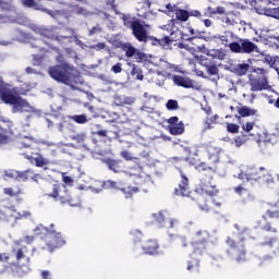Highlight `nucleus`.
Here are the masks:
<instances>
[{"label":"nucleus","instance_id":"b1692460","mask_svg":"<svg viewBox=\"0 0 279 279\" xmlns=\"http://www.w3.org/2000/svg\"><path fill=\"white\" fill-rule=\"evenodd\" d=\"M53 227L54 225H51V229H48L44 225H38L34 231L41 240H46L53 231Z\"/></svg>","mask_w":279,"mask_h":279},{"label":"nucleus","instance_id":"aec40b11","mask_svg":"<svg viewBox=\"0 0 279 279\" xmlns=\"http://www.w3.org/2000/svg\"><path fill=\"white\" fill-rule=\"evenodd\" d=\"M156 221L161 225L162 227L167 229H173L174 228V220L170 217H166L162 213H158L155 215Z\"/></svg>","mask_w":279,"mask_h":279},{"label":"nucleus","instance_id":"2f4dec72","mask_svg":"<svg viewBox=\"0 0 279 279\" xmlns=\"http://www.w3.org/2000/svg\"><path fill=\"white\" fill-rule=\"evenodd\" d=\"M187 270L196 274L201 272V259L193 258L187 263Z\"/></svg>","mask_w":279,"mask_h":279},{"label":"nucleus","instance_id":"6e6d98bb","mask_svg":"<svg viewBox=\"0 0 279 279\" xmlns=\"http://www.w3.org/2000/svg\"><path fill=\"white\" fill-rule=\"evenodd\" d=\"M124 51L128 58H132L136 53V48L134 46H125Z\"/></svg>","mask_w":279,"mask_h":279},{"label":"nucleus","instance_id":"8fccbe9b","mask_svg":"<svg viewBox=\"0 0 279 279\" xmlns=\"http://www.w3.org/2000/svg\"><path fill=\"white\" fill-rule=\"evenodd\" d=\"M4 177H7L8 179H11V180H15L17 181L19 179V171L16 170H4Z\"/></svg>","mask_w":279,"mask_h":279},{"label":"nucleus","instance_id":"6ab92c4d","mask_svg":"<svg viewBox=\"0 0 279 279\" xmlns=\"http://www.w3.org/2000/svg\"><path fill=\"white\" fill-rule=\"evenodd\" d=\"M215 206L218 208H221L222 202L221 201H206L205 203L199 205V208L206 213L214 211L215 214H219V211L215 210Z\"/></svg>","mask_w":279,"mask_h":279},{"label":"nucleus","instance_id":"6e6552de","mask_svg":"<svg viewBox=\"0 0 279 279\" xmlns=\"http://www.w3.org/2000/svg\"><path fill=\"white\" fill-rule=\"evenodd\" d=\"M72 66L69 63H62L59 65L51 66L48 72L51 78L62 83L64 85H70L71 83V71Z\"/></svg>","mask_w":279,"mask_h":279},{"label":"nucleus","instance_id":"3c124183","mask_svg":"<svg viewBox=\"0 0 279 279\" xmlns=\"http://www.w3.org/2000/svg\"><path fill=\"white\" fill-rule=\"evenodd\" d=\"M17 264L11 263L9 265H1L0 275H4L8 272L9 269L13 270L14 268H17Z\"/></svg>","mask_w":279,"mask_h":279},{"label":"nucleus","instance_id":"bf43d9fd","mask_svg":"<svg viewBox=\"0 0 279 279\" xmlns=\"http://www.w3.org/2000/svg\"><path fill=\"white\" fill-rule=\"evenodd\" d=\"M106 5H110L111 9H112V11H114V13H116L117 15L120 14V12L118 11V4L116 3L114 0H107V1H106Z\"/></svg>","mask_w":279,"mask_h":279},{"label":"nucleus","instance_id":"cd10ccee","mask_svg":"<svg viewBox=\"0 0 279 279\" xmlns=\"http://www.w3.org/2000/svg\"><path fill=\"white\" fill-rule=\"evenodd\" d=\"M238 112L241 118H246V117L256 116V113H258V110L252 109L248 106H242V107H238Z\"/></svg>","mask_w":279,"mask_h":279},{"label":"nucleus","instance_id":"4468645a","mask_svg":"<svg viewBox=\"0 0 279 279\" xmlns=\"http://www.w3.org/2000/svg\"><path fill=\"white\" fill-rule=\"evenodd\" d=\"M143 253L146 255L159 254L160 245L156 239H148L142 244Z\"/></svg>","mask_w":279,"mask_h":279},{"label":"nucleus","instance_id":"e433bc0d","mask_svg":"<svg viewBox=\"0 0 279 279\" xmlns=\"http://www.w3.org/2000/svg\"><path fill=\"white\" fill-rule=\"evenodd\" d=\"M250 65L246 63H242L239 65H235L234 68V73L238 74L239 76H245L248 72Z\"/></svg>","mask_w":279,"mask_h":279},{"label":"nucleus","instance_id":"72a5a7b5","mask_svg":"<svg viewBox=\"0 0 279 279\" xmlns=\"http://www.w3.org/2000/svg\"><path fill=\"white\" fill-rule=\"evenodd\" d=\"M121 191L125 195V198H133L134 195L140 193V189L136 186L122 187Z\"/></svg>","mask_w":279,"mask_h":279},{"label":"nucleus","instance_id":"f3484780","mask_svg":"<svg viewBox=\"0 0 279 279\" xmlns=\"http://www.w3.org/2000/svg\"><path fill=\"white\" fill-rule=\"evenodd\" d=\"M28 247L21 246L19 248L13 247L12 253L15 255V262L17 265H21L22 260L24 259L27 265L31 264V257L27 256Z\"/></svg>","mask_w":279,"mask_h":279},{"label":"nucleus","instance_id":"774afa93","mask_svg":"<svg viewBox=\"0 0 279 279\" xmlns=\"http://www.w3.org/2000/svg\"><path fill=\"white\" fill-rule=\"evenodd\" d=\"M179 121H180V118H178V117H172V118H169V119L167 120V123H169V125H177Z\"/></svg>","mask_w":279,"mask_h":279},{"label":"nucleus","instance_id":"5701e85b","mask_svg":"<svg viewBox=\"0 0 279 279\" xmlns=\"http://www.w3.org/2000/svg\"><path fill=\"white\" fill-rule=\"evenodd\" d=\"M104 162L107 166V168H109V170L113 171L114 173H119L122 171V160L107 158L104 160Z\"/></svg>","mask_w":279,"mask_h":279},{"label":"nucleus","instance_id":"c03bdc74","mask_svg":"<svg viewBox=\"0 0 279 279\" xmlns=\"http://www.w3.org/2000/svg\"><path fill=\"white\" fill-rule=\"evenodd\" d=\"M219 120H220V117L218 114H215L211 118L209 117L206 118L205 120L206 129L211 130L213 129L211 124L219 123Z\"/></svg>","mask_w":279,"mask_h":279},{"label":"nucleus","instance_id":"c9c22d12","mask_svg":"<svg viewBox=\"0 0 279 279\" xmlns=\"http://www.w3.org/2000/svg\"><path fill=\"white\" fill-rule=\"evenodd\" d=\"M131 76L136 77L138 81H144L143 70L136 64H132Z\"/></svg>","mask_w":279,"mask_h":279},{"label":"nucleus","instance_id":"a18cd8bd","mask_svg":"<svg viewBox=\"0 0 279 279\" xmlns=\"http://www.w3.org/2000/svg\"><path fill=\"white\" fill-rule=\"evenodd\" d=\"M265 16L279 20V7L272 8V10H265Z\"/></svg>","mask_w":279,"mask_h":279},{"label":"nucleus","instance_id":"39448f33","mask_svg":"<svg viewBox=\"0 0 279 279\" xmlns=\"http://www.w3.org/2000/svg\"><path fill=\"white\" fill-rule=\"evenodd\" d=\"M210 234L206 230H199L192 236L191 245L193 248L194 256H202L206 254Z\"/></svg>","mask_w":279,"mask_h":279},{"label":"nucleus","instance_id":"052dcab7","mask_svg":"<svg viewBox=\"0 0 279 279\" xmlns=\"http://www.w3.org/2000/svg\"><path fill=\"white\" fill-rule=\"evenodd\" d=\"M123 69H122V63L121 62H118L117 64H114L112 68H111V72L114 73V74H120L122 73Z\"/></svg>","mask_w":279,"mask_h":279},{"label":"nucleus","instance_id":"13d9d810","mask_svg":"<svg viewBox=\"0 0 279 279\" xmlns=\"http://www.w3.org/2000/svg\"><path fill=\"white\" fill-rule=\"evenodd\" d=\"M255 122H246L245 124L242 125V130L246 133L252 132V130L254 129Z\"/></svg>","mask_w":279,"mask_h":279},{"label":"nucleus","instance_id":"c85d7f7f","mask_svg":"<svg viewBox=\"0 0 279 279\" xmlns=\"http://www.w3.org/2000/svg\"><path fill=\"white\" fill-rule=\"evenodd\" d=\"M114 102L117 106H120V107L132 106L135 102V99L130 96H118L116 97Z\"/></svg>","mask_w":279,"mask_h":279},{"label":"nucleus","instance_id":"7c9ffc66","mask_svg":"<svg viewBox=\"0 0 279 279\" xmlns=\"http://www.w3.org/2000/svg\"><path fill=\"white\" fill-rule=\"evenodd\" d=\"M13 89V96L14 97H21V96H26L28 92L31 90V86L28 84H22L21 87L19 88H11Z\"/></svg>","mask_w":279,"mask_h":279},{"label":"nucleus","instance_id":"4be33fe9","mask_svg":"<svg viewBox=\"0 0 279 279\" xmlns=\"http://www.w3.org/2000/svg\"><path fill=\"white\" fill-rule=\"evenodd\" d=\"M195 169L198 170L199 172H202V175H203V173L214 175L217 171L216 165H211L209 162L208 163L201 162V163L196 165Z\"/></svg>","mask_w":279,"mask_h":279},{"label":"nucleus","instance_id":"338daca9","mask_svg":"<svg viewBox=\"0 0 279 279\" xmlns=\"http://www.w3.org/2000/svg\"><path fill=\"white\" fill-rule=\"evenodd\" d=\"M10 254L9 253H0V263H9Z\"/></svg>","mask_w":279,"mask_h":279},{"label":"nucleus","instance_id":"864d4df0","mask_svg":"<svg viewBox=\"0 0 279 279\" xmlns=\"http://www.w3.org/2000/svg\"><path fill=\"white\" fill-rule=\"evenodd\" d=\"M71 120L78 124H84L87 122V118L85 114L73 116L71 117Z\"/></svg>","mask_w":279,"mask_h":279},{"label":"nucleus","instance_id":"a211bd4d","mask_svg":"<svg viewBox=\"0 0 279 279\" xmlns=\"http://www.w3.org/2000/svg\"><path fill=\"white\" fill-rule=\"evenodd\" d=\"M172 82L182 88H194V83L187 77L180 76V75H174L172 76Z\"/></svg>","mask_w":279,"mask_h":279},{"label":"nucleus","instance_id":"603ef678","mask_svg":"<svg viewBox=\"0 0 279 279\" xmlns=\"http://www.w3.org/2000/svg\"><path fill=\"white\" fill-rule=\"evenodd\" d=\"M228 46L232 53H242V47L239 43H231Z\"/></svg>","mask_w":279,"mask_h":279},{"label":"nucleus","instance_id":"f257e3e1","mask_svg":"<svg viewBox=\"0 0 279 279\" xmlns=\"http://www.w3.org/2000/svg\"><path fill=\"white\" fill-rule=\"evenodd\" d=\"M120 20L123 21V26L126 29L132 31V36L135 37L138 43L146 44L150 41L153 46H160V39L149 35L150 24L141 22L136 16L125 13H120Z\"/></svg>","mask_w":279,"mask_h":279},{"label":"nucleus","instance_id":"1a4fd4ad","mask_svg":"<svg viewBox=\"0 0 279 279\" xmlns=\"http://www.w3.org/2000/svg\"><path fill=\"white\" fill-rule=\"evenodd\" d=\"M251 181L259 182L260 184H274V175L267 171L265 167H259L250 173Z\"/></svg>","mask_w":279,"mask_h":279},{"label":"nucleus","instance_id":"69168bd1","mask_svg":"<svg viewBox=\"0 0 279 279\" xmlns=\"http://www.w3.org/2000/svg\"><path fill=\"white\" fill-rule=\"evenodd\" d=\"M75 141L77 144H83L85 142V135L84 134H76L72 138Z\"/></svg>","mask_w":279,"mask_h":279},{"label":"nucleus","instance_id":"5fc2aeb1","mask_svg":"<svg viewBox=\"0 0 279 279\" xmlns=\"http://www.w3.org/2000/svg\"><path fill=\"white\" fill-rule=\"evenodd\" d=\"M51 50L59 53V56L57 57V61L60 64H68L65 62L64 56L62 53H60V49L58 47H51Z\"/></svg>","mask_w":279,"mask_h":279},{"label":"nucleus","instance_id":"a878e982","mask_svg":"<svg viewBox=\"0 0 279 279\" xmlns=\"http://www.w3.org/2000/svg\"><path fill=\"white\" fill-rule=\"evenodd\" d=\"M168 131L171 136H180L185 132L184 123L180 121L177 125H168Z\"/></svg>","mask_w":279,"mask_h":279},{"label":"nucleus","instance_id":"bb28decb","mask_svg":"<svg viewBox=\"0 0 279 279\" xmlns=\"http://www.w3.org/2000/svg\"><path fill=\"white\" fill-rule=\"evenodd\" d=\"M40 35L47 39L50 40H58V43H60V40H65L68 39V36L64 35H54L52 31L49 29H44L40 32Z\"/></svg>","mask_w":279,"mask_h":279},{"label":"nucleus","instance_id":"a19ab883","mask_svg":"<svg viewBox=\"0 0 279 279\" xmlns=\"http://www.w3.org/2000/svg\"><path fill=\"white\" fill-rule=\"evenodd\" d=\"M109 137L112 140H117L120 137V129L117 125H111L109 129H106Z\"/></svg>","mask_w":279,"mask_h":279},{"label":"nucleus","instance_id":"0e129e2a","mask_svg":"<svg viewBox=\"0 0 279 279\" xmlns=\"http://www.w3.org/2000/svg\"><path fill=\"white\" fill-rule=\"evenodd\" d=\"M0 8L4 11H10L12 9V5L10 2L0 0Z\"/></svg>","mask_w":279,"mask_h":279},{"label":"nucleus","instance_id":"e2e57ef3","mask_svg":"<svg viewBox=\"0 0 279 279\" xmlns=\"http://www.w3.org/2000/svg\"><path fill=\"white\" fill-rule=\"evenodd\" d=\"M189 17H195V19H203L202 12L194 10V11H189Z\"/></svg>","mask_w":279,"mask_h":279},{"label":"nucleus","instance_id":"412c9836","mask_svg":"<svg viewBox=\"0 0 279 279\" xmlns=\"http://www.w3.org/2000/svg\"><path fill=\"white\" fill-rule=\"evenodd\" d=\"M202 64L207 69V74L209 76H216L219 74V69L217 68V65L210 61L207 58H202L201 59Z\"/></svg>","mask_w":279,"mask_h":279},{"label":"nucleus","instance_id":"473e14b6","mask_svg":"<svg viewBox=\"0 0 279 279\" xmlns=\"http://www.w3.org/2000/svg\"><path fill=\"white\" fill-rule=\"evenodd\" d=\"M34 170L17 171V180L20 182H27L32 180Z\"/></svg>","mask_w":279,"mask_h":279},{"label":"nucleus","instance_id":"de8ad7c7","mask_svg":"<svg viewBox=\"0 0 279 279\" xmlns=\"http://www.w3.org/2000/svg\"><path fill=\"white\" fill-rule=\"evenodd\" d=\"M247 142V136L246 135H241V136H235L234 138V146L235 147H242L245 145Z\"/></svg>","mask_w":279,"mask_h":279},{"label":"nucleus","instance_id":"dca6fc26","mask_svg":"<svg viewBox=\"0 0 279 279\" xmlns=\"http://www.w3.org/2000/svg\"><path fill=\"white\" fill-rule=\"evenodd\" d=\"M25 159L29 160L32 162V165H35L37 168H44L45 166H48L49 163H51L50 160L45 158L39 153H35V154H32V155H26Z\"/></svg>","mask_w":279,"mask_h":279},{"label":"nucleus","instance_id":"4c0bfd02","mask_svg":"<svg viewBox=\"0 0 279 279\" xmlns=\"http://www.w3.org/2000/svg\"><path fill=\"white\" fill-rule=\"evenodd\" d=\"M266 218L279 220V208L277 205H274L266 211Z\"/></svg>","mask_w":279,"mask_h":279},{"label":"nucleus","instance_id":"58836bf2","mask_svg":"<svg viewBox=\"0 0 279 279\" xmlns=\"http://www.w3.org/2000/svg\"><path fill=\"white\" fill-rule=\"evenodd\" d=\"M3 194L9 195L10 197H16L22 195V190L21 187H15V190L12 187H3Z\"/></svg>","mask_w":279,"mask_h":279},{"label":"nucleus","instance_id":"f8f14e48","mask_svg":"<svg viewBox=\"0 0 279 279\" xmlns=\"http://www.w3.org/2000/svg\"><path fill=\"white\" fill-rule=\"evenodd\" d=\"M205 150L208 155V162L211 166H216L220 162V156L222 154V149L220 147H217L213 145L211 143L206 144Z\"/></svg>","mask_w":279,"mask_h":279},{"label":"nucleus","instance_id":"f03ea898","mask_svg":"<svg viewBox=\"0 0 279 279\" xmlns=\"http://www.w3.org/2000/svg\"><path fill=\"white\" fill-rule=\"evenodd\" d=\"M0 98L3 104L12 106V113L29 112L32 109L27 99L14 95V89L8 87L2 76H0Z\"/></svg>","mask_w":279,"mask_h":279},{"label":"nucleus","instance_id":"9d476101","mask_svg":"<svg viewBox=\"0 0 279 279\" xmlns=\"http://www.w3.org/2000/svg\"><path fill=\"white\" fill-rule=\"evenodd\" d=\"M14 122L4 117L0 120V144H8L12 135H14Z\"/></svg>","mask_w":279,"mask_h":279},{"label":"nucleus","instance_id":"423d86ee","mask_svg":"<svg viewBox=\"0 0 279 279\" xmlns=\"http://www.w3.org/2000/svg\"><path fill=\"white\" fill-rule=\"evenodd\" d=\"M195 192L199 195H208L210 197H215L220 194V190L214 182V175L207 173L202 174L199 184L196 186Z\"/></svg>","mask_w":279,"mask_h":279},{"label":"nucleus","instance_id":"09e8293b","mask_svg":"<svg viewBox=\"0 0 279 279\" xmlns=\"http://www.w3.org/2000/svg\"><path fill=\"white\" fill-rule=\"evenodd\" d=\"M227 131L230 134H239L240 126L236 123H227Z\"/></svg>","mask_w":279,"mask_h":279},{"label":"nucleus","instance_id":"37998d69","mask_svg":"<svg viewBox=\"0 0 279 279\" xmlns=\"http://www.w3.org/2000/svg\"><path fill=\"white\" fill-rule=\"evenodd\" d=\"M173 44V39L169 36L166 35L161 39H159V47H162L163 49H169Z\"/></svg>","mask_w":279,"mask_h":279},{"label":"nucleus","instance_id":"49530a36","mask_svg":"<svg viewBox=\"0 0 279 279\" xmlns=\"http://www.w3.org/2000/svg\"><path fill=\"white\" fill-rule=\"evenodd\" d=\"M166 108L168 111H175V110L180 109V105L178 104L177 100L169 99L166 104Z\"/></svg>","mask_w":279,"mask_h":279},{"label":"nucleus","instance_id":"c756f323","mask_svg":"<svg viewBox=\"0 0 279 279\" xmlns=\"http://www.w3.org/2000/svg\"><path fill=\"white\" fill-rule=\"evenodd\" d=\"M263 219H265V222L259 227L262 231H265L271 234L278 233V229L272 225V222L267 221L266 216H264Z\"/></svg>","mask_w":279,"mask_h":279},{"label":"nucleus","instance_id":"680f3d73","mask_svg":"<svg viewBox=\"0 0 279 279\" xmlns=\"http://www.w3.org/2000/svg\"><path fill=\"white\" fill-rule=\"evenodd\" d=\"M277 242V239L271 236L269 238L268 240L262 242V246H268V247H272L274 246V243Z\"/></svg>","mask_w":279,"mask_h":279},{"label":"nucleus","instance_id":"7ed1b4c3","mask_svg":"<svg viewBox=\"0 0 279 279\" xmlns=\"http://www.w3.org/2000/svg\"><path fill=\"white\" fill-rule=\"evenodd\" d=\"M46 196L52 198L61 205L72 207L81 206V201L77 196H72L65 184L48 182L45 187Z\"/></svg>","mask_w":279,"mask_h":279},{"label":"nucleus","instance_id":"20e7f679","mask_svg":"<svg viewBox=\"0 0 279 279\" xmlns=\"http://www.w3.org/2000/svg\"><path fill=\"white\" fill-rule=\"evenodd\" d=\"M245 239L241 238L239 241L228 236L226 243L229 247L227 254L234 257L235 263L243 264L247 262V251L245 245Z\"/></svg>","mask_w":279,"mask_h":279},{"label":"nucleus","instance_id":"f704fd0d","mask_svg":"<svg viewBox=\"0 0 279 279\" xmlns=\"http://www.w3.org/2000/svg\"><path fill=\"white\" fill-rule=\"evenodd\" d=\"M175 19L181 22H186L190 19V12L183 9L175 10Z\"/></svg>","mask_w":279,"mask_h":279},{"label":"nucleus","instance_id":"2eb2a0df","mask_svg":"<svg viewBox=\"0 0 279 279\" xmlns=\"http://www.w3.org/2000/svg\"><path fill=\"white\" fill-rule=\"evenodd\" d=\"M272 7H279V0H257L256 2V12L259 15H265V10H274Z\"/></svg>","mask_w":279,"mask_h":279},{"label":"nucleus","instance_id":"393cba45","mask_svg":"<svg viewBox=\"0 0 279 279\" xmlns=\"http://www.w3.org/2000/svg\"><path fill=\"white\" fill-rule=\"evenodd\" d=\"M241 43V53H253L256 49V45L250 39H240Z\"/></svg>","mask_w":279,"mask_h":279},{"label":"nucleus","instance_id":"4d7b16f0","mask_svg":"<svg viewBox=\"0 0 279 279\" xmlns=\"http://www.w3.org/2000/svg\"><path fill=\"white\" fill-rule=\"evenodd\" d=\"M31 180H33V182H36V184H40V182H44V181H45V178H44L41 174L35 173V172L33 171L32 177H31Z\"/></svg>","mask_w":279,"mask_h":279},{"label":"nucleus","instance_id":"79ce46f5","mask_svg":"<svg viewBox=\"0 0 279 279\" xmlns=\"http://www.w3.org/2000/svg\"><path fill=\"white\" fill-rule=\"evenodd\" d=\"M201 146L193 145L185 148V151L189 153L190 157H199L201 154Z\"/></svg>","mask_w":279,"mask_h":279},{"label":"nucleus","instance_id":"9b49d317","mask_svg":"<svg viewBox=\"0 0 279 279\" xmlns=\"http://www.w3.org/2000/svg\"><path fill=\"white\" fill-rule=\"evenodd\" d=\"M45 241H46L47 250L50 253H53L54 250L64 246L66 243L64 238H62L61 233L54 230L49 234V236L46 238Z\"/></svg>","mask_w":279,"mask_h":279},{"label":"nucleus","instance_id":"ddd939ff","mask_svg":"<svg viewBox=\"0 0 279 279\" xmlns=\"http://www.w3.org/2000/svg\"><path fill=\"white\" fill-rule=\"evenodd\" d=\"M181 181L179 187L175 189V194L179 196H189L190 195V181L186 174L182 169H179Z\"/></svg>","mask_w":279,"mask_h":279},{"label":"nucleus","instance_id":"0eeeda50","mask_svg":"<svg viewBox=\"0 0 279 279\" xmlns=\"http://www.w3.org/2000/svg\"><path fill=\"white\" fill-rule=\"evenodd\" d=\"M267 71L260 68L253 70V74L248 75V85L252 92H262L269 87L267 80Z\"/></svg>","mask_w":279,"mask_h":279},{"label":"nucleus","instance_id":"ea45409f","mask_svg":"<svg viewBox=\"0 0 279 279\" xmlns=\"http://www.w3.org/2000/svg\"><path fill=\"white\" fill-rule=\"evenodd\" d=\"M142 171H143V168L141 166H138V165H135V166H131L129 168V170L126 171V173L130 177L140 178V174H141Z\"/></svg>","mask_w":279,"mask_h":279}]
</instances>
